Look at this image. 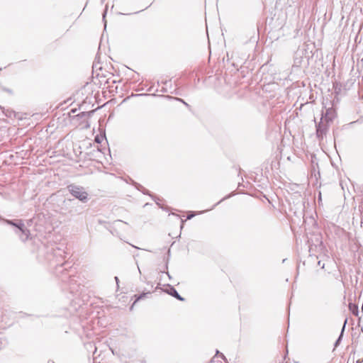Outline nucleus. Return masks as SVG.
I'll list each match as a JSON object with an SVG mask.
<instances>
[{
	"mask_svg": "<svg viewBox=\"0 0 363 363\" xmlns=\"http://www.w3.org/2000/svg\"><path fill=\"white\" fill-rule=\"evenodd\" d=\"M149 294H150L149 292H147V293H143L142 294H140L139 296H138L136 299H135V302L133 303V305L135 303L136 301H139V300H140L142 298H144Z\"/></svg>",
	"mask_w": 363,
	"mask_h": 363,
	"instance_id": "1a4fd4ad",
	"label": "nucleus"
},
{
	"mask_svg": "<svg viewBox=\"0 0 363 363\" xmlns=\"http://www.w3.org/2000/svg\"><path fill=\"white\" fill-rule=\"evenodd\" d=\"M168 286H169V289L167 291L168 294L171 295L172 296L174 297L175 298H177L179 301L184 300V298L179 294V293L177 292V291L175 289L174 287L169 286V285Z\"/></svg>",
	"mask_w": 363,
	"mask_h": 363,
	"instance_id": "39448f33",
	"label": "nucleus"
},
{
	"mask_svg": "<svg viewBox=\"0 0 363 363\" xmlns=\"http://www.w3.org/2000/svg\"><path fill=\"white\" fill-rule=\"evenodd\" d=\"M0 220L16 228L15 233L19 236L21 241L26 242L30 236V231L25 227L22 220H8L0 216Z\"/></svg>",
	"mask_w": 363,
	"mask_h": 363,
	"instance_id": "f257e3e1",
	"label": "nucleus"
},
{
	"mask_svg": "<svg viewBox=\"0 0 363 363\" xmlns=\"http://www.w3.org/2000/svg\"><path fill=\"white\" fill-rule=\"evenodd\" d=\"M106 11H105L104 12V14H103V19H104V18H105V16H106Z\"/></svg>",
	"mask_w": 363,
	"mask_h": 363,
	"instance_id": "6ab92c4d",
	"label": "nucleus"
},
{
	"mask_svg": "<svg viewBox=\"0 0 363 363\" xmlns=\"http://www.w3.org/2000/svg\"><path fill=\"white\" fill-rule=\"evenodd\" d=\"M115 279H116V281L118 283V278L117 277H115Z\"/></svg>",
	"mask_w": 363,
	"mask_h": 363,
	"instance_id": "aec40b11",
	"label": "nucleus"
},
{
	"mask_svg": "<svg viewBox=\"0 0 363 363\" xmlns=\"http://www.w3.org/2000/svg\"><path fill=\"white\" fill-rule=\"evenodd\" d=\"M347 321V320L345 319L344 325H343L342 330H341V333H340V335L339 337L337 338V340H336V342L335 343V347H337V345L340 344V342L341 341V340L342 338L343 333H344Z\"/></svg>",
	"mask_w": 363,
	"mask_h": 363,
	"instance_id": "0eeeda50",
	"label": "nucleus"
},
{
	"mask_svg": "<svg viewBox=\"0 0 363 363\" xmlns=\"http://www.w3.org/2000/svg\"><path fill=\"white\" fill-rule=\"evenodd\" d=\"M134 248H137V249H139L138 247H137L136 246H134V245H132Z\"/></svg>",
	"mask_w": 363,
	"mask_h": 363,
	"instance_id": "412c9836",
	"label": "nucleus"
},
{
	"mask_svg": "<svg viewBox=\"0 0 363 363\" xmlns=\"http://www.w3.org/2000/svg\"><path fill=\"white\" fill-rule=\"evenodd\" d=\"M194 217V214L188 215L187 219H191Z\"/></svg>",
	"mask_w": 363,
	"mask_h": 363,
	"instance_id": "a211bd4d",
	"label": "nucleus"
},
{
	"mask_svg": "<svg viewBox=\"0 0 363 363\" xmlns=\"http://www.w3.org/2000/svg\"><path fill=\"white\" fill-rule=\"evenodd\" d=\"M165 97H167V98H169V99H174L176 101H180V102L183 103L185 106H189V104L187 103H186L183 99H180V98L172 97V96H166Z\"/></svg>",
	"mask_w": 363,
	"mask_h": 363,
	"instance_id": "f8f14e48",
	"label": "nucleus"
},
{
	"mask_svg": "<svg viewBox=\"0 0 363 363\" xmlns=\"http://www.w3.org/2000/svg\"><path fill=\"white\" fill-rule=\"evenodd\" d=\"M67 189L72 196L80 201L85 203L88 201V194L84 187L75 184H69L67 186Z\"/></svg>",
	"mask_w": 363,
	"mask_h": 363,
	"instance_id": "f03ea898",
	"label": "nucleus"
},
{
	"mask_svg": "<svg viewBox=\"0 0 363 363\" xmlns=\"http://www.w3.org/2000/svg\"><path fill=\"white\" fill-rule=\"evenodd\" d=\"M165 97H167V98H169V99H174L176 101H180V102L183 103L185 106H189V104L187 103H186L183 99H180V98L172 97V96H166Z\"/></svg>",
	"mask_w": 363,
	"mask_h": 363,
	"instance_id": "9d476101",
	"label": "nucleus"
},
{
	"mask_svg": "<svg viewBox=\"0 0 363 363\" xmlns=\"http://www.w3.org/2000/svg\"><path fill=\"white\" fill-rule=\"evenodd\" d=\"M318 266L320 267L322 269L324 268L325 264H321V261L318 262Z\"/></svg>",
	"mask_w": 363,
	"mask_h": 363,
	"instance_id": "f3484780",
	"label": "nucleus"
},
{
	"mask_svg": "<svg viewBox=\"0 0 363 363\" xmlns=\"http://www.w3.org/2000/svg\"><path fill=\"white\" fill-rule=\"evenodd\" d=\"M329 121L320 118L319 123H316V136L319 140H322L326 135L329 128Z\"/></svg>",
	"mask_w": 363,
	"mask_h": 363,
	"instance_id": "7ed1b4c3",
	"label": "nucleus"
},
{
	"mask_svg": "<svg viewBox=\"0 0 363 363\" xmlns=\"http://www.w3.org/2000/svg\"><path fill=\"white\" fill-rule=\"evenodd\" d=\"M104 139V136H99V135H96L95 137V139H94V141L97 143H101V140Z\"/></svg>",
	"mask_w": 363,
	"mask_h": 363,
	"instance_id": "4468645a",
	"label": "nucleus"
},
{
	"mask_svg": "<svg viewBox=\"0 0 363 363\" xmlns=\"http://www.w3.org/2000/svg\"><path fill=\"white\" fill-rule=\"evenodd\" d=\"M91 112H82L79 114L77 115V116L82 118L83 116H85L86 115H90Z\"/></svg>",
	"mask_w": 363,
	"mask_h": 363,
	"instance_id": "2eb2a0df",
	"label": "nucleus"
},
{
	"mask_svg": "<svg viewBox=\"0 0 363 363\" xmlns=\"http://www.w3.org/2000/svg\"><path fill=\"white\" fill-rule=\"evenodd\" d=\"M167 274L170 278V275H169V274L168 272L167 273Z\"/></svg>",
	"mask_w": 363,
	"mask_h": 363,
	"instance_id": "4be33fe9",
	"label": "nucleus"
},
{
	"mask_svg": "<svg viewBox=\"0 0 363 363\" xmlns=\"http://www.w3.org/2000/svg\"><path fill=\"white\" fill-rule=\"evenodd\" d=\"M335 116V111L332 107L326 108L325 111H322L321 118L326 121L332 122Z\"/></svg>",
	"mask_w": 363,
	"mask_h": 363,
	"instance_id": "20e7f679",
	"label": "nucleus"
},
{
	"mask_svg": "<svg viewBox=\"0 0 363 363\" xmlns=\"http://www.w3.org/2000/svg\"><path fill=\"white\" fill-rule=\"evenodd\" d=\"M113 225L116 227H120L121 225H128L127 223L123 222L122 220H118L114 221Z\"/></svg>",
	"mask_w": 363,
	"mask_h": 363,
	"instance_id": "ddd939ff",
	"label": "nucleus"
},
{
	"mask_svg": "<svg viewBox=\"0 0 363 363\" xmlns=\"http://www.w3.org/2000/svg\"><path fill=\"white\" fill-rule=\"evenodd\" d=\"M219 355L225 362H227V359L223 353L219 354Z\"/></svg>",
	"mask_w": 363,
	"mask_h": 363,
	"instance_id": "dca6fc26",
	"label": "nucleus"
},
{
	"mask_svg": "<svg viewBox=\"0 0 363 363\" xmlns=\"http://www.w3.org/2000/svg\"><path fill=\"white\" fill-rule=\"evenodd\" d=\"M349 309L352 313L353 315H358L359 309H358L357 305L352 303H349Z\"/></svg>",
	"mask_w": 363,
	"mask_h": 363,
	"instance_id": "423d86ee",
	"label": "nucleus"
},
{
	"mask_svg": "<svg viewBox=\"0 0 363 363\" xmlns=\"http://www.w3.org/2000/svg\"><path fill=\"white\" fill-rule=\"evenodd\" d=\"M165 97H167V98H169V99H174L176 101H180V102L183 103L185 106H189V104L187 103H186L183 99H180V98L172 97V96H166Z\"/></svg>",
	"mask_w": 363,
	"mask_h": 363,
	"instance_id": "9b49d317",
	"label": "nucleus"
},
{
	"mask_svg": "<svg viewBox=\"0 0 363 363\" xmlns=\"http://www.w3.org/2000/svg\"><path fill=\"white\" fill-rule=\"evenodd\" d=\"M136 188L141 191L144 194H148V191L145 188L143 187L142 185L140 184H137L136 185Z\"/></svg>",
	"mask_w": 363,
	"mask_h": 363,
	"instance_id": "6e6552de",
	"label": "nucleus"
}]
</instances>
